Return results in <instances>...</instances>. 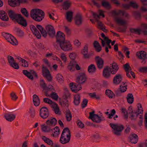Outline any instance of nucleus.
Returning a JSON list of instances; mask_svg holds the SVG:
<instances>
[{
	"instance_id": "7c9ffc66",
	"label": "nucleus",
	"mask_w": 147,
	"mask_h": 147,
	"mask_svg": "<svg viewBox=\"0 0 147 147\" xmlns=\"http://www.w3.org/2000/svg\"><path fill=\"white\" fill-rule=\"evenodd\" d=\"M80 96L79 94L75 95L74 97V103L75 105L78 106L80 102Z\"/></svg>"
},
{
	"instance_id": "09e8293b",
	"label": "nucleus",
	"mask_w": 147,
	"mask_h": 147,
	"mask_svg": "<svg viewBox=\"0 0 147 147\" xmlns=\"http://www.w3.org/2000/svg\"><path fill=\"white\" fill-rule=\"evenodd\" d=\"M131 33H134L140 35V32L141 30L139 29L131 28L129 29Z\"/></svg>"
},
{
	"instance_id": "72a5a7b5",
	"label": "nucleus",
	"mask_w": 147,
	"mask_h": 147,
	"mask_svg": "<svg viewBox=\"0 0 147 147\" xmlns=\"http://www.w3.org/2000/svg\"><path fill=\"white\" fill-rule=\"evenodd\" d=\"M88 52V47H84V49L82 51V53L83 55L84 58L85 59L89 58L90 55L87 54Z\"/></svg>"
},
{
	"instance_id": "ddd939ff",
	"label": "nucleus",
	"mask_w": 147,
	"mask_h": 147,
	"mask_svg": "<svg viewBox=\"0 0 147 147\" xmlns=\"http://www.w3.org/2000/svg\"><path fill=\"white\" fill-rule=\"evenodd\" d=\"M16 22L22 26L25 27L27 26V23L26 20L21 14Z\"/></svg>"
},
{
	"instance_id": "79ce46f5",
	"label": "nucleus",
	"mask_w": 147,
	"mask_h": 147,
	"mask_svg": "<svg viewBox=\"0 0 147 147\" xmlns=\"http://www.w3.org/2000/svg\"><path fill=\"white\" fill-rule=\"evenodd\" d=\"M96 70V68L94 65L91 64L90 65L88 68V71L90 73H94Z\"/></svg>"
},
{
	"instance_id": "f257e3e1",
	"label": "nucleus",
	"mask_w": 147,
	"mask_h": 147,
	"mask_svg": "<svg viewBox=\"0 0 147 147\" xmlns=\"http://www.w3.org/2000/svg\"><path fill=\"white\" fill-rule=\"evenodd\" d=\"M30 17L37 22H40L44 18V12L39 9H34L31 10L30 13Z\"/></svg>"
},
{
	"instance_id": "8fccbe9b",
	"label": "nucleus",
	"mask_w": 147,
	"mask_h": 147,
	"mask_svg": "<svg viewBox=\"0 0 147 147\" xmlns=\"http://www.w3.org/2000/svg\"><path fill=\"white\" fill-rule=\"evenodd\" d=\"M134 15L136 19L139 20L141 18V14L138 11H135L133 12Z\"/></svg>"
},
{
	"instance_id": "20e7f679",
	"label": "nucleus",
	"mask_w": 147,
	"mask_h": 147,
	"mask_svg": "<svg viewBox=\"0 0 147 147\" xmlns=\"http://www.w3.org/2000/svg\"><path fill=\"white\" fill-rule=\"evenodd\" d=\"M138 111H133L131 107H129V109H130V112L129 113L130 115L129 118L131 120H136L140 114H142L143 110L142 108V105L140 103H138L137 105Z\"/></svg>"
},
{
	"instance_id": "6ab92c4d",
	"label": "nucleus",
	"mask_w": 147,
	"mask_h": 147,
	"mask_svg": "<svg viewBox=\"0 0 147 147\" xmlns=\"http://www.w3.org/2000/svg\"><path fill=\"white\" fill-rule=\"evenodd\" d=\"M57 123V119L55 118L51 117L50 119L47 120L46 123L47 125L51 127H53L55 126Z\"/></svg>"
},
{
	"instance_id": "1a4fd4ad",
	"label": "nucleus",
	"mask_w": 147,
	"mask_h": 147,
	"mask_svg": "<svg viewBox=\"0 0 147 147\" xmlns=\"http://www.w3.org/2000/svg\"><path fill=\"white\" fill-rule=\"evenodd\" d=\"M42 75L49 82L52 81V77L49 70L45 67H42Z\"/></svg>"
},
{
	"instance_id": "f704fd0d",
	"label": "nucleus",
	"mask_w": 147,
	"mask_h": 147,
	"mask_svg": "<svg viewBox=\"0 0 147 147\" xmlns=\"http://www.w3.org/2000/svg\"><path fill=\"white\" fill-rule=\"evenodd\" d=\"M101 5L103 7L109 10L111 8V4L108 1H102Z\"/></svg>"
},
{
	"instance_id": "bb28decb",
	"label": "nucleus",
	"mask_w": 147,
	"mask_h": 147,
	"mask_svg": "<svg viewBox=\"0 0 147 147\" xmlns=\"http://www.w3.org/2000/svg\"><path fill=\"white\" fill-rule=\"evenodd\" d=\"M76 62L74 60L70 61L69 64L67 65V68L71 71H72L75 69V65Z\"/></svg>"
},
{
	"instance_id": "864d4df0",
	"label": "nucleus",
	"mask_w": 147,
	"mask_h": 147,
	"mask_svg": "<svg viewBox=\"0 0 147 147\" xmlns=\"http://www.w3.org/2000/svg\"><path fill=\"white\" fill-rule=\"evenodd\" d=\"M66 118L67 121H70L71 119L72 115L70 111H67L66 113Z\"/></svg>"
},
{
	"instance_id": "58836bf2",
	"label": "nucleus",
	"mask_w": 147,
	"mask_h": 147,
	"mask_svg": "<svg viewBox=\"0 0 147 147\" xmlns=\"http://www.w3.org/2000/svg\"><path fill=\"white\" fill-rule=\"evenodd\" d=\"M73 15V13L72 11H68L66 13V19L69 22L72 21Z\"/></svg>"
},
{
	"instance_id": "e433bc0d",
	"label": "nucleus",
	"mask_w": 147,
	"mask_h": 147,
	"mask_svg": "<svg viewBox=\"0 0 147 147\" xmlns=\"http://www.w3.org/2000/svg\"><path fill=\"white\" fill-rule=\"evenodd\" d=\"M126 82H123L120 85L119 89L121 92L123 93L125 92L126 91L127 89V85L125 84Z\"/></svg>"
},
{
	"instance_id": "de8ad7c7",
	"label": "nucleus",
	"mask_w": 147,
	"mask_h": 147,
	"mask_svg": "<svg viewBox=\"0 0 147 147\" xmlns=\"http://www.w3.org/2000/svg\"><path fill=\"white\" fill-rule=\"evenodd\" d=\"M115 20L117 24H120L121 25H124L126 23L125 21L119 18L115 17Z\"/></svg>"
},
{
	"instance_id": "423d86ee",
	"label": "nucleus",
	"mask_w": 147,
	"mask_h": 147,
	"mask_svg": "<svg viewBox=\"0 0 147 147\" xmlns=\"http://www.w3.org/2000/svg\"><path fill=\"white\" fill-rule=\"evenodd\" d=\"M111 127L113 129V133L115 135L119 136L121 134V132L123 129L124 127L122 125H118L110 123Z\"/></svg>"
},
{
	"instance_id": "5fc2aeb1",
	"label": "nucleus",
	"mask_w": 147,
	"mask_h": 147,
	"mask_svg": "<svg viewBox=\"0 0 147 147\" xmlns=\"http://www.w3.org/2000/svg\"><path fill=\"white\" fill-rule=\"evenodd\" d=\"M29 113L30 114L31 117L33 118L35 115V110L32 107H31L29 111Z\"/></svg>"
},
{
	"instance_id": "a18cd8bd",
	"label": "nucleus",
	"mask_w": 147,
	"mask_h": 147,
	"mask_svg": "<svg viewBox=\"0 0 147 147\" xmlns=\"http://www.w3.org/2000/svg\"><path fill=\"white\" fill-rule=\"evenodd\" d=\"M17 59L22 62V66L25 67H28V64L27 61L26 60L19 57L17 58Z\"/></svg>"
},
{
	"instance_id": "5701e85b",
	"label": "nucleus",
	"mask_w": 147,
	"mask_h": 147,
	"mask_svg": "<svg viewBox=\"0 0 147 147\" xmlns=\"http://www.w3.org/2000/svg\"><path fill=\"white\" fill-rule=\"evenodd\" d=\"M119 68L117 63L113 62L112 64L111 67H110V70L111 71V73L113 74H116Z\"/></svg>"
},
{
	"instance_id": "4be33fe9",
	"label": "nucleus",
	"mask_w": 147,
	"mask_h": 147,
	"mask_svg": "<svg viewBox=\"0 0 147 147\" xmlns=\"http://www.w3.org/2000/svg\"><path fill=\"white\" fill-rule=\"evenodd\" d=\"M96 64L98 67L99 69L102 68L103 66L104 61L103 59L99 56H96Z\"/></svg>"
},
{
	"instance_id": "4468645a",
	"label": "nucleus",
	"mask_w": 147,
	"mask_h": 147,
	"mask_svg": "<svg viewBox=\"0 0 147 147\" xmlns=\"http://www.w3.org/2000/svg\"><path fill=\"white\" fill-rule=\"evenodd\" d=\"M111 71L110 67L108 66L105 67L103 71L102 76L106 78H109L111 76Z\"/></svg>"
},
{
	"instance_id": "c9c22d12",
	"label": "nucleus",
	"mask_w": 147,
	"mask_h": 147,
	"mask_svg": "<svg viewBox=\"0 0 147 147\" xmlns=\"http://www.w3.org/2000/svg\"><path fill=\"white\" fill-rule=\"evenodd\" d=\"M126 98L127 102L131 104L133 103L134 100V98L132 94H128L126 97Z\"/></svg>"
},
{
	"instance_id": "774afa93",
	"label": "nucleus",
	"mask_w": 147,
	"mask_h": 147,
	"mask_svg": "<svg viewBox=\"0 0 147 147\" xmlns=\"http://www.w3.org/2000/svg\"><path fill=\"white\" fill-rule=\"evenodd\" d=\"M138 146L139 147H147V140L140 143Z\"/></svg>"
},
{
	"instance_id": "2f4dec72",
	"label": "nucleus",
	"mask_w": 147,
	"mask_h": 147,
	"mask_svg": "<svg viewBox=\"0 0 147 147\" xmlns=\"http://www.w3.org/2000/svg\"><path fill=\"white\" fill-rule=\"evenodd\" d=\"M40 85L41 88L44 90L48 91L51 90V88H49L47 86V84L45 83L43 79L40 80Z\"/></svg>"
},
{
	"instance_id": "4c0bfd02",
	"label": "nucleus",
	"mask_w": 147,
	"mask_h": 147,
	"mask_svg": "<svg viewBox=\"0 0 147 147\" xmlns=\"http://www.w3.org/2000/svg\"><path fill=\"white\" fill-rule=\"evenodd\" d=\"M98 25L99 27L98 28L100 29L101 30L105 33H107L108 32V30L105 29V26L101 22H98Z\"/></svg>"
},
{
	"instance_id": "b1692460",
	"label": "nucleus",
	"mask_w": 147,
	"mask_h": 147,
	"mask_svg": "<svg viewBox=\"0 0 147 147\" xmlns=\"http://www.w3.org/2000/svg\"><path fill=\"white\" fill-rule=\"evenodd\" d=\"M51 131L52 132V134H51V136L54 137H58L60 134L59 129L58 126H56L53 129H51Z\"/></svg>"
},
{
	"instance_id": "bf43d9fd",
	"label": "nucleus",
	"mask_w": 147,
	"mask_h": 147,
	"mask_svg": "<svg viewBox=\"0 0 147 147\" xmlns=\"http://www.w3.org/2000/svg\"><path fill=\"white\" fill-rule=\"evenodd\" d=\"M121 111L122 113L124 114V118L126 119H127L128 117L126 109L124 108H122L121 109Z\"/></svg>"
},
{
	"instance_id": "2eb2a0df",
	"label": "nucleus",
	"mask_w": 147,
	"mask_h": 147,
	"mask_svg": "<svg viewBox=\"0 0 147 147\" xmlns=\"http://www.w3.org/2000/svg\"><path fill=\"white\" fill-rule=\"evenodd\" d=\"M86 76L84 73H81L77 78L76 82L78 83L83 84L86 80Z\"/></svg>"
},
{
	"instance_id": "a19ab883",
	"label": "nucleus",
	"mask_w": 147,
	"mask_h": 147,
	"mask_svg": "<svg viewBox=\"0 0 147 147\" xmlns=\"http://www.w3.org/2000/svg\"><path fill=\"white\" fill-rule=\"evenodd\" d=\"M71 4V3L69 1H65L63 4V9L65 10H68L70 7Z\"/></svg>"
},
{
	"instance_id": "412c9836",
	"label": "nucleus",
	"mask_w": 147,
	"mask_h": 147,
	"mask_svg": "<svg viewBox=\"0 0 147 147\" xmlns=\"http://www.w3.org/2000/svg\"><path fill=\"white\" fill-rule=\"evenodd\" d=\"M136 55L139 59H147V54L144 51H140L137 52Z\"/></svg>"
},
{
	"instance_id": "69168bd1",
	"label": "nucleus",
	"mask_w": 147,
	"mask_h": 147,
	"mask_svg": "<svg viewBox=\"0 0 147 147\" xmlns=\"http://www.w3.org/2000/svg\"><path fill=\"white\" fill-rule=\"evenodd\" d=\"M124 68L125 71H130L131 70V69L130 66L128 63H127L124 65Z\"/></svg>"
},
{
	"instance_id": "603ef678",
	"label": "nucleus",
	"mask_w": 147,
	"mask_h": 147,
	"mask_svg": "<svg viewBox=\"0 0 147 147\" xmlns=\"http://www.w3.org/2000/svg\"><path fill=\"white\" fill-rule=\"evenodd\" d=\"M21 12L27 18L28 17V13L25 8H21Z\"/></svg>"
},
{
	"instance_id": "6e6d98bb",
	"label": "nucleus",
	"mask_w": 147,
	"mask_h": 147,
	"mask_svg": "<svg viewBox=\"0 0 147 147\" xmlns=\"http://www.w3.org/2000/svg\"><path fill=\"white\" fill-rule=\"evenodd\" d=\"M60 104L63 107H67L69 105L68 101L67 100H63L62 102H60Z\"/></svg>"
},
{
	"instance_id": "f3484780",
	"label": "nucleus",
	"mask_w": 147,
	"mask_h": 147,
	"mask_svg": "<svg viewBox=\"0 0 147 147\" xmlns=\"http://www.w3.org/2000/svg\"><path fill=\"white\" fill-rule=\"evenodd\" d=\"M30 28L33 34L36 36L38 38H40L41 37V35L35 26L34 25H31L30 26Z\"/></svg>"
},
{
	"instance_id": "a211bd4d",
	"label": "nucleus",
	"mask_w": 147,
	"mask_h": 147,
	"mask_svg": "<svg viewBox=\"0 0 147 147\" xmlns=\"http://www.w3.org/2000/svg\"><path fill=\"white\" fill-rule=\"evenodd\" d=\"M122 80V76L120 74H117L114 77L113 82L115 85L119 84Z\"/></svg>"
},
{
	"instance_id": "37998d69",
	"label": "nucleus",
	"mask_w": 147,
	"mask_h": 147,
	"mask_svg": "<svg viewBox=\"0 0 147 147\" xmlns=\"http://www.w3.org/2000/svg\"><path fill=\"white\" fill-rule=\"evenodd\" d=\"M106 95L109 98H112L114 96L113 92L111 90L109 89L106 90L105 91Z\"/></svg>"
},
{
	"instance_id": "680f3d73",
	"label": "nucleus",
	"mask_w": 147,
	"mask_h": 147,
	"mask_svg": "<svg viewBox=\"0 0 147 147\" xmlns=\"http://www.w3.org/2000/svg\"><path fill=\"white\" fill-rule=\"evenodd\" d=\"M10 96L12 100L14 101L16 100L18 98V97L16 95L15 93L13 92L11 93Z\"/></svg>"
},
{
	"instance_id": "9d476101",
	"label": "nucleus",
	"mask_w": 147,
	"mask_h": 147,
	"mask_svg": "<svg viewBox=\"0 0 147 147\" xmlns=\"http://www.w3.org/2000/svg\"><path fill=\"white\" fill-rule=\"evenodd\" d=\"M45 30L47 34L51 38L53 37L55 34V31L53 27L51 25L49 24L45 27Z\"/></svg>"
},
{
	"instance_id": "473e14b6",
	"label": "nucleus",
	"mask_w": 147,
	"mask_h": 147,
	"mask_svg": "<svg viewBox=\"0 0 147 147\" xmlns=\"http://www.w3.org/2000/svg\"><path fill=\"white\" fill-rule=\"evenodd\" d=\"M42 139L45 143L48 145L51 146L53 145V141L49 138L46 137L45 136H43L42 137Z\"/></svg>"
},
{
	"instance_id": "c756f323",
	"label": "nucleus",
	"mask_w": 147,
	"mask_h": 147,
	"mask_svg": "<svg viewBox=\"0 0 147 147\" xmlns=\"http://www.w3.org/2000/svg\"><path fill=\"white\" fill-rule=\"evenodd\" d=\"M36 26L40 32L42 36L44 37H46L47 36V32L46 30L40 25H37Z\"/></svg>"
},
{
	"instance_id": "338daca9",
	"label": "nucleus",
	"mask_w": 147,
	"mask_h": 147,
	"mask_svg": "<svg viewBox=\"0 0 147 147\" xmlns=\"http://www.w3.org/2000/svg\"><path fill=\"white\" fill-rule=\"evenodd\" d=\"M116 113V111L115 109H113L111 110L110 113L109 114V117H108L109 119L112 118L113 117Z\"/></svg>"
},
{
	"instance_id": "052dcab7",
	"label": "nucleus",
	"mask_w": 147,
	"mask_h": 147,
	"mask_svg": "<svg viewBox=\"0 0 147 147\" xmlns=\"http://www.w3.org/2000/svg\"><path fill=\"white\" fill-rule=\"evenodd\" d=\"M8 4L10 6L13 7L18 6L17 1H8Z\"/></svg>"
},
{
	"instance_id": "f03ea898",
	"label": "nucleus",
	"mask_w": 147,
	"mask_h": 147,
	"mask_svg": "<svg viewBox=\"0 0 147 147\" xmlns=\"http://www.w3.org/2000/svg\"><path fill=\"white\" fill-rule=\"evenodd\" d=\"M56 37V42L59 45V46H71L69 41H65V35L61 32H57Z\"/></svg>"
},
{
	"instance_id": "dca6fc26",
	"label": "nucleus",
	"mask_w": 147,
	"mask_h": 147,
	"mask_svg": "<svg viewBox=\"0 0 147 147\" xmlns=\"http://www.w3.org/2000/svg\"><path fill=\"white\" fill-rule=\"evenodd\" d=\"M81 84L78 83L74 85V83L71 82L70 83L69 86L71 87V89L72 91L76 93L82 89Z\"/></svg>"
},
{
	"instance_id": "e2e57ef3",
	"label": "nucleus",
	"mask_w": 147,
	"mask_h": 147,
	"mask_svg": "<svg viewBox=\"0 0 147 147\" xmlns=\"http://www.w3.org/2000/svg\"><path fill=\"white\" fill-rule=\"evenodd\" d=\"M51 96L53 99L57 100L58 98V96L57 94L55 92H52L51 94Z\"/></svg>"
},
{
	"instance_id": "49530a36",
	"label": "nucleus",
	"mask_w": 147,
	"mask_h": 147,
	"mask_svg": "<svg viewBox=\"0 0 147 147\" xmlns=\"http://www.w3.org/2000/svg\"><path fill=\"white\" fill-rule=\"evenodd\" d=\"M56 78L58 82L60 83H63L64 81L63 77L61 74H57Z\"/></svg>"
},
{
	"instance_id": "6e6552de",
	"label": "nucleus",
	"mask_w": 147,
	"mask_h": 147,
	"mask_svg": "<svg viewBox=\"0 0 147 147\" xmlns=\"http://www.w3.org/2000/svg\"><path fill=\"white\" fill-rule=\"evenodd\" d=\"M23 74L27 76L29 79L33 80L34 79L33 76H35L36 78H38L37 74L36 72L33 70H30L28 71L26 70H23Z\"/></svg>"
},
{
	"instance_id": "f8f14e48",
	"label": "nucleus",
	"mask_w": 147,
	"mask_h": 147,
	"mask_svg": "<svg viewBox=\"0 0 147 147\" xmlns=\"http://www.w3.org/2000/svg\"><path fill=\"white\" fill-rule=\"evenodd\" d=\"M7 13L10 19L13 21H16L20 14L16 13L12 10L8 11Z\"/></svg>"
},
{
	"instance_id": "393cba45",
	"label": "nucleus",
	"mask_w": 147,
	"mask_h": 147,
	"mask_svg": "<svg viewBox=\"0 0 147 147\" xmlns=\"http://www.w3.org/2000/svg\"><path fill=\"white\" fill-rule=\"evenodd\" d=\"M130 142L133 144H136L138 140V136L135 134H133L130 135L129 137Z\"/></svg>"
},
{
	"instance_id": "0eeeda50",
	"label": "nucleus",
	"mask_w": 147,
	"mask_h": 147,
	"mask_svg": "<svg viewBox=\"0 0 147 147\" xmlns=\"http://www.w3.org/2000/svg\"><path fill=\"white\" fill-rule=\"evenodd\" d=\"M94 111H93L92 112H90L89 117L88 118L95 123H100L103 120L104 117H100L98 115L94 114Z\"/></svg>"
},
{
	"instance_id": "39448f33",
	"label": "nucleus",
	"mask_w": 147,
	"mask_h": 147,
	"mask_svg": "<svg viewBox=\"0 0 147 147\" xmlns=\"http://www.w3.org/2000/svg\"><path fill=\"white\" fill-rule=\"evenodd\" d=\"M2 36L9 42L13 45H18L17 40L11 34L3 32L1 33Z\"/></svg>"
},
{
	"instance_id": "aec40b11",
	"label": "nucleus",
	"mask_w": 147,
	"mask_h": 147,
	"mask_svg": "<svg viewBox=\"0 0 147 147\" xmlns=\"http://www.w3.org/2000/svg\"><path fill=\"white\" fill-rule=\"evenodd\" d=\"M4 117L7 120L11 122L15 119L16 115L9 113H7L5 114Z\"/></svg>"
},
{
	"instance_id": "3c124183",
	"label": "nucleus",
	"mask_w": 147,
	"mask_h": 147,
	"mask_svg": "<svg viewBox=\"0 0 147 147\" xmlns=\"http://www.w3.org/2000/svg\"><path fill=\"white\" fill-rule=\"evenodd\" d=\"M130 7H132L134 9H137L138 8L137 3L135 2L131 1L129 2Z\"/></svg>"
},
{
	"instance_id": "ea45409f",
	"label": "nucleus",
	"mask_w": 147,
	"mask_h": 147,
	"mask_svg": "<svg viewBox=\"0 0 147 147\" xmlns=\"http://www.w3.org/2000/svg\"><path fill=\"white\" fill-rule=\"evenodd\" d=\"M41 129L44 132H49L51 130V126L49 125H42Z\"/></svg>"
},
{
	"instance_id": "0e129e2a",
	"label": "nucleus",
	"mask_w": 147,
	"mask_h": 147,
	"mask_svg": "<svg viewBox=\"0 0 147 147\" xmlns=\"http://www.w3.org/2000/svg\"><path fill=\"white\" fill-rule=\"evenodd\" d=\"M88 102V100L86 99H83L82 103L81 106L82 108H85L87 106V103Z\"/></svg>"
},
{
	"instance_id": "a878e982",
	"label": "nucleus",
	"mask_w": 147,
	"mask_h": 147,
	"mask_svg": "<svg viewBox=\"0 0 147 147\" xmlns=\"http://www.w3.org/2000/svg\"><path fill=\"white\" fill-rule=\"evenodd\" d=\"M0 18L4 21H7L9 20V18L7 14L3 10H0Z\"/></svg>"
},
{
	"instance_id": "9b49d317",
	"label": "nucleus",
	"mask_w": 147,
	"mask_h": 147,
	"mask_svg": "<svg viewBox=\"0 0 147 147\" xmlns=\"http://www.w3.org/2000/svg\"><path fill=\"white\" fill-rule=\"evenodd\" d=\"M39 112L40 117L44 119L47 118L49 115L48 110L45 107H43L41 108Z\"/></svg>"
},
{
	"instance_id": "4d7b16f0",
	"label": "nucleus",
	"mask_w": 147,
	"mask_h": 147,
	"mask_svg": "<svg viewBox=\"0 0 147 147\" xmlns=\"http://www.w3.org/2000/svg\"><path fill=\"white\" fill-rule=\"evenodd\" d=\"M88 95L91 98H95L96 99H99L100 98V97L96 95V93L95 92L89 93Z\"/></svg>"
},
{
	"instance_id": "7ed1b4c3",
	"label": "nucleus",
	"mask_w": 147,
	"mask_h": 147,
	"mask_svg": "<svg viewBox=\"0 0 147 147\" xmlns=\"http://www.w3.org/2000/svg\"><path fill=\"white\" fill-rule=\"evenodd\" d=\"M71 133L69 129L65 128L63 130L60 138V142L62 144H66L69 141L71 138Z\"/></svg>"
},
{
	"instance_id": "c03bdc74",
	"label": "nucleus",
	"mask_w": 147,
	"mask_h": 147,
	"mask_svg": "<svg viewBox=\"0 0 147 147\" xmlns=\"http://www.w3.org/2000/svg\"><path fill=\"white\" fill-rule=\"evenodd\" d=\"M14 31L16 32L18 36H22L24 35V32L19 28L16 27L14 28Z\"/></svg>"
},
{
	"instance_id": "cd10ccee",
	"label": "nucleus",
	"mask_w": 147,
	"mask_h": 147,
	"mask_svg": "<svg viewBox=\"0 0 147 147\" xmlns=\"http://www.w3.org/2000/svg\"><path fill=\"white\" fill-rule=\"evenodd\" d=\"M82 19L81 15L80 14H77L75 16V22L76 24L79 26L82 23Z\"/></svg>"
},
{
	"instance_id": "13d9d810",
	"label": "nucleus",
	"mask_w": 147,
	"mask_h": 147,
	"mask_svg": "<svg viewBox=\"0 0 147 147\" xmlns=\"http://www.w3.org/2000/svg\"><path fill=\"white\" fill-rule=\"evenodd\" d=\"M7 59L10 65H12V63L15 62L14 58L11 56L8 55L7 57Z\"/></svg>"
},
{
	"instance_id": "c85d7f7f",
	"label": "nucleus",
	"mask_w": 147,
	"mask_h": 147,
	"mask_svg": "<svg viewBox=\"0 0 147 147\" xmlns=\"http://www.w3.org/2000/svg\"><path fill=\"white\" fill-rule=\"evenodd\" d=\"M33 102L34 105L36 106H38L40 103V99L38 96L35 94L33 95Z\"/></svg>"
}]
</instances>
